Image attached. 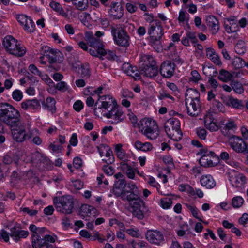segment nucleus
I'll use <instances>...</instances> for the list:
<instances>
[{
  "label": "nucleus",
  "instance_id": "1",
  "mask_svg": "<svg viewBox=\"0 0 248 248\" xmlns=\"http://www.w3.org/2000/svg\"><path fill=\"white\" fill-rule=\"evenodd\" d=\"M0 122L11 128L12 138L16 142L22 143L27 136L26 124L21 121L19 111L10 104H0Z\"/></svg>",
  "mask_w": 248,
  "mask_h": 248
},
{
  "label": "nucleus",
  "instance_id": "2",
  "mask_svg": "<svg viewBox=\"0 0 248 248\" xmlns=\"http://www.w3.org/2000/svg\"><path fill=\"white\" fill-rule=\"evenodd\" d=\"M2 44L7 52L18 57L23 56L27 52L26 47L11 35L3 39Z\"/></svg>",
  "mask_w": 248,
  "mask_h": 248
},
{
  "label": "nucleus",
  "instance_id": "3",
  "mask_svg": "<svg viewBox=\"0 0 248 248\" xmlns=\"http://www.w3.org/2000/svg\"><path fill=\"white\" fill-rule=\"evenodd\" d=\"M139 126L142 133L151 140L156 139L159 134L158 125L156 122L151 119L144 118L140 121Z\"/></svg>",
  "mask_w": 248,
  "mask_h": 248
},
{
  "label": "nucleus",
  "instance_id": "4",
  "mask_svg": "<svg viewBox=\"0 0 248 248\" xmlns=\"http://www.w3.org/2000/svg\"><path fill=\"white\" fill-rule=\"evenodd\" d=\"M53 203L59 212L64 214H71L73 212L74 201L71 195L56 197L53 199Z\"/></svg>",
  "mask_w": 248,
  "mask_h": 248
},
{
  "label": "nucleus",
  "instance_id": "5",
  "mask_svg": "<svg viewBox=\"0 0 248 248\" xmlns=\"http://www.w3.org/2000/svg\"><path fill=\"white\" fill-rule=\"evenodd\" d=\"M165 131L172 140L178 141L182 138V132L180 129V123L176 118H170L167 120L164 125Z\"/></svg>",
  "mask_w": 248,
  "mask_h": 248
},
{
  "label": "nucleus",
  "instance_id": "6",
  "mask_svg": "<svg viewBox=\"0 0 248 248\" xmlns=\"http://www.w3.org/2000/svg\"><path fill=\"white\" fill-rule=\"evenodd\" d=\"M111 33L114 41L118 46L127 47L130 45V37L127 32L122 27H111Z\"/></svg>",
  "mask_w": 248,
  "mask_h": 248
},
{
  "label": "nucleus",
  "instance_id": "7",
  "mask_svg": "<svg viewBox=\"0 0 248 248\" xmlns=\"http://www.w3.org/2000/svg\"><path fill=\"white\" fill-rule=\"evenodd\" d=\"M103 116L111 119L109 123L112 124H116L123 121L124 117V112L118 104L112 106L110 110L104 113Z\"/></svg>",
  "mask_w": 248,
  "mask_h": 248
},
{
  "label": "nucleus",
  "instance_id": "8",
  "mask_svg": "<svg viewBox=\"0 0 248 248\" xmlns=\"http://www.w3.org/2000/svg\"><path fill=\"white\" fill-rule=\"evenodd\" d=\"M228 144L230 147L237 153H244L247 149L246 142L241 137L232 135L229 138Z\"/></svg>",
  "mask_w": 248,
  "mask_h": 248
},
{
  "label": "nucleus",
  "instance_id": "9",
  "mask_svg": "<svg viewBox=\"0 0 248 248\" xmlns=\"http://www.w3.org/2000/svg\"><path fill=\"white\" fill-rule=\"evenodd\" d=\"M148 33L150 36V40L161 39L164 33L161 22L157 20L153 21L149 27Z\"/></svg>",
  "mask_w": 248,
  "mask_h": 248
},
{
  "label": "nucleus",
  "instance_id": "10",
  "mask_svg": "<svg viewBox=\"0 0 248 248\" xmlns=\"http://www.w3.org/2000/svg\"><path fill=\"white\" fill-rule=\"evenodd\" d=\"M89 43L91 48L89 49V52L91 55L95 57H99V54H102L104 45L103 41L99 38H92Z\"/></svg>",
  "mask_w": 248,
  "mask_h": 248
},
{
  "label": "nucleus",
  "instance_id": "11",
  "mask_svg": "<svg viewBox=\"0 0 248 248\" xmlns=\"http://www.w3.org/2000/svg\"><path fill=\"white\" fill-rule=\"evenodd\" d=\"M176 65L170 61H164L160 66L159 72L161 76L165 78H170L174 75Z\"/></svg>",
  "mask_w": 248,
  "mask_h": 248
},
{
  "label": "nucleus",
  "instance_id": "12",
  "mask_svg": "<svg viewBox=\"0 0 248 248\" xmlns=\"http://www.w3.org/2000/svg\"><path fill=\"white\" fill-rule=\"evenodd\" d=\"M45 48H46L45 53L49 52L52 55L46 54V56L48 60V62L61 63L63 61L64 59L63 54L59 50L50 48L47 46H45Z\"/></svg>",
  "mask_w": 248,
  "mask_h": 248
},
{
  "label": "nucleus",
  "instance_id": "13",
  "mask_svg": "<svg viewBox=\"0 0 248 248\" xmlns=\"http://www.w3.org/2000/svg\"><path fill=\"white\" fill-rule=\"evenodd\" d=\"M146 238L152 244L160 245L164 241L162 232L157 230H148L146 233Z\"/></svg>",
  "mask_w": 248,
  "mask_h": 248
},
{
  "label": "nucleus",
  "instance_id": "14",
  "mask_svg": "<svg viewBox=\"0 0 248 248\" xmlns=\"http://www.w3.org/2000/svg\"><path fill=\"white\" fill-rule=\"evenodd\" d=\"M229 181L232 185L236 188H242L246 183V177L242 173L229 174Z\"/></svg>",
  "mask_w": 248,
  "mask_h": 248
},
{
  "label": "nucleus",
  "instance_id": "15",
  "mask_svg": "<svg viewBox=\"0 0 248 248\" xmlns=\"http://www.w3.org/2000/svg\"><path fill=\"white\" fill-rule=\"evenodd\" d=\"M122 70L127 75L133 77L135 80L140 79V71L138 70L137 68L132 65L129 63H124L122 66Z\"/></svg>",
  "mask_w": 248,
  "mask_h": 248
},
{
  "label": "nucleus",
  "instance_id": "16",
  "mask_svg": "<svg viewBox=\"0 0 248 248\" xmlns=\"http://www.w3.org/2000/svg\"><path fill=\"white\" fill-rule=\"evenodd\" d=\"M200 101H192L189 99V101L185 100V105L186 107L187 114L191 116L194 117L198 115L199 109L200 108Z\"/></svg>",
  "mask_w": 248,
  "mask_h": 248
},
{
  "label": "nucleus",
  "instance_id": "17",
  "mask_svg": "<svg viewBox=\"0 0 248 248\" xmlns=\"http://www.w3.org/2000/svg\"><path fill=\"white\" fill-rule=\"evenodd\" d=\"M140 74L144 76L153 78L155 77L158 72L157 67H153L149 65H140Z\"/></svg>",
  "mask_w": 248,
  "mask_h": 248
},
{
  "label": "nucleus",
  "instance_id": "18",
  "mask_svg": "<svg viewBox=\"0 0 248 248\" xmlns=\"http://www.w3.org/2000/svg\"><path fill=\"white\" fill-rule=\"evenodd\" d=\"M79 215L84 218L86 216L95 217L98 215V210L94 207L88 204H83L79 210Z\"/></svg>",
  "mask_w": 248,
  "mask_h": 248
},
{
  "label": "nucleus",
  "instance_id": "19",
  "mask_svg": "<svg viewBox=\"0 0 248 248\" xmlns=\"http://www.w3.org/2000/svg\"><path fill=\"white\" fill-rule=\"evenodd\" d=\"M29 229L31 232H32V241L31 245L33 248H41L42 240L40 237L36 235V232L38 229L35 225L31 224L29 227Z\"/></svg>",
  "mask_w": 248,
  "mask_h": 248
},
{
  "label": "nucleus",
  "instance_id": "20",
  "mask_svg": "<svg viewBox=\"0 0 248 248\" xmlns=\"http://www.w3.org/2000/svg\"><path fill=\"white\" fill-rule=\"evenodd\" d=\"M21 107L24 110L28 109H38L40 108V104L37 99H27L23 101L21 103Z\"/></svg>",
  "mask_w": 248,
  "mask_h": 248
},
{
  "label": "nucleus",
  "instance_id": "21",
  "mask_svg": "<svg viewBox=\"0 0 248 248\" xmlns=\"http://www.w3.org/2000/svg\"><path fill=\"white\" fill-rule=\"evenodd\" d=\"M206 24L212 33L216 34L219 29V22L214 16H209L206 17Z\"/></svg>",
  "mask_w": 248,
  "mask_h": 248
},
{
  "label": "nucleus",
  "instance_id": "22",
  "mask_svg": "<svg viewBox=\"0 0 248 248\" xmlns=\"http://www.w3.org/2000/svg\"><path fill=\"white\" fill-rule=\"evenodd\" d=\"M225 104L234 108L243 109L244 108V104L242 100L235 98L232 96H229L224 101Z\"/></svg>",
  "mask_w": 248,
  "mask_h": 248
},
{
  "label": "nucleus",
  "instance_id": "23",
  "mask_svg": "<svg viewBox=\"0 0 248 248\" xmlns=\"http://www.w3.org/2000/svg\"><path fill=\"white\" fill-rule=\"evenodd\" d=\"M56 101L55 99L51 97H48L46 98V101L42 102V107L45 109L54 114L56 112Z\"/></svg>",
  "mask_w": 248,
  "mask_h": 248
},
{
  "label": "nucleus",
  "instance_id": "24",
  "mask_svg": "<svg viewBox=\"0 0 248 248\" xmlns=\"http://www.w3.org/2000/svg\"><path fill=\"white\" fill-rule=\"evenodd\" d=\"M114 106L113 105V101L106 102L105 101H102V102L96 101L95 103L94 113L95 115H98V113L101 112V109L103 108L105 110L108 111L109 108L112 107Z\"/></svg>",
  "mask_w": 248,
  "mask_h": 248
},
{
  "label": "nucleus",
  "instance_id": "25",
  "mask_svg": "<svg viewBox=\"0 0 248 248\" xmlns=\"http://www.w3.org/2000/svg\"><path fill=\"white\" fill-rule=\"evenodd\" d=\"M37 131L36 129L33 130H31L30 129L27 128V125H26L25 127V133L27 136H26L25 138V140L22 142H24L26 140H28L29 141H32L34 144L37 145H40L42 143V140L41 138L37 136H34L33 135V131Z\"/></svg>",
  "mask_w": 248,
  "mask_h": 248
},
{
  "label": "nucleus",
  "instance_id": "26",
  "mask_svg": "<svg viewBox=\"0 0 248 248\" xmlns=\"http://www.w3.org/2000/svg\"><path fill=\"white\" fill-rule=\"evenodd\" d=\"M10 231V235L16 242L21 238L27 237L29 234L28 231L17 229L16 227H12Z\"/></svg>",
  "mask_w": 248,
  "mask_h": 248
},
{
  "label": "nucleus",
  "instance_id": "27",
  "mask_svg": "<svg viewBox=\"0 0 248 248\" xmlns=\"http://www.w3.org/2000/svg\"><path fill=\"white\" fill-rule=\"evenodd\" d=\"M201 185L208 189H211L216 186V182L211 175H202L200 179Z\"/></svg>",
  "mask_w": 248,
  "mask_h": 248
},
{
  "label": "nucleus",
  "instance_id": "28",
  "mask_svg": "<svg viewBox=\"0 0 248 248\" xmlns=\"http://www.w3.org/2000/svg\"><path fill=\"white\" fill-rule=\"evenodd\" d=\"M121 170L127 177L131 179H134L135 176V170L126 162H121L120 164Z\"/></svg>",
  "mask_w": 248,
  "mask_h": 248
},
{
  "label": "nucleus",
  "instance_id": "29",
  "mask_svg": "<svg viewBox=\"0 0 248 248\" xmlns=\"http://www.w3.org/2000/svg\"><path fill=\"white\" fill-rule=\"evenodd\" d=\"M140 196V191L128 192L127 189H125L124 194L122 195V200L127 201L129 203H131V202H133L134 200H136Z\"/></svg>",
  "mask_w": 248,
  "mask_h": 248
},
{
  "label": "nucleus",
  "instance_id": "30",
  "mask_svg": "<svg viewBox=\"0 0 248 248\" xmlns=\"http://www.w3.org/2000/svg\"><path fill=\"white\" fill-rule=\"evenodd\" d=\"M189 99L192 101H200V93L196 89L190 88L187 90L186 93L185 100L189 101Z\"/></svg>",
  "mask_w": 248,
  "mask_h": 248
},
{
  "label": "nucleus",
  "instance_id": "31",
  "mask_svg": "<svg viewBox=\"0 0 248 248\" xmlns=\"http://www.w3.org/2000/svg\"><path fill=\"white\" fill-rule=\"evenodd\" d=\"M204 125L205 127L210 131H217L218 129V127L216 123L214 122L213 119L211 117H207L205 118Z\"/></svg>",
  "mask_w": 248,
  "mask_h": 248
},
{
  "label": "nucleus",
  "instance_id": "32",
  "mask_svg": "<svg viewBox=\"0 0 248 248\" xmlns=\"http://www.w3.org/2000/svg\"><path fill=\"white\" fill-rule=\"evenodd\" d=\"M49 6L54 11L58 13L62 16L65 18L68 17V14L67 12H65L64 11L63 9L59 3L55 1H52L50 3Z\"/></svg>",
  "mask_w": 248,
  "mask_h": 248
},
{
  "label": "nucleus",
  "instance_id": "33",
  "mask_svg": "<svg viewBox=\"0 0 248 248\" xmlns=\"http://www.w3.org/2000/svg\"><path fill=\"white\" fill-rule=\"evenodd\" d=\"M136 148L139 150L143 151H151L153 146L149 142L142 143L140 141H136L135 143Z\"/></svg>",
  "mask_w": 248,
  "mask_h": 248
},
{
  "label": "nucleus",
  "instance_id": "34",
  "mask_svg": "<svg viewBox=\"0 0 248 248\" xmlns=\"http://www.w3.org/2000/svg\"><path fill=\"white\" fill-rule=\"evenodd\" d=\"M234 50L239 55L244 54L247 50L245 42L242 40H239L235 46Z\"/></svg>",
  "mask_w": 248,
  "mask_h": 248
},
{
  "label": "nucleus",
  "instance_id": "35",
  "mask_svg": "<svg viewBox=\"0 0 248 248\" xmlns=\"http://www.w3.org/2000/svg\"><path fill=\"white\" fill-rule=\"evenodd\" d=\"M80 70V76L82 78H88L91 75L90 68L89 63H85L81 65L79 69Z\"/></svg>",
  "mask_w": 248,
  "mask_h": 248
},
{
  "label": "nucleus",
  "instance_id": "36",
  "mask_svg": "<svg viewBox=\"0 0 248 248\" xmlns=\"http://www.w3.org/2000/svg\"><path fill=\"white\" fill-rule=\"evenodd\" d=\"M218 79L224 82L231 81V72L225 70L221 69L219 71Z\"/></svg>",
  "mask_w": 248,
  "mask_h": 248
},
{
  "label": "nucleus",
  "instance_id": "37",
  "mask_svg": "<svg viewBox=\"0 0 248 248\" xmlns=\"http://www.w3.org/2000/svg\"><path fill=\"white\" fill-rule=\"evenodd\" d=\"M142 60L144 62L140 65H149L153 67H157L156 62L152 56L145 55L142 57Z\"/></svg>",
  "mask_w": 248,
  "mask_h": 248
},
{
  "label": "nucleus",
  "instance_id": "38",
  "mask_svg": "<svg viewBox=\"0 0 248 248\" xmlns=\"http://www.w3.org/2000/svg\"><path fill=\"white\" fill-rule=\"evenodd\" d=\"M129 204L133 209V210L145 207V202L140 198V196L137 198L136 200H134Z\"/></svg>",
  "mask_w": 248,
  "mask_h": 248
},
{
  "label": "nucleus",
  "instance_id": "39",
  "mask_svg": "<svg viewBox=\"0 0 248 248\" xmlns=\"http://www.w3.org/2000/svg\"><path fill=\"white\" fill-rule=\"evenodd\" d=\"M233 91L237 93L241 94L244 92L242 84L237 81H232L230 84Z\"/></svg>",
  "mask_w": 248,
  "mask_h": 248
},
{
  "label": "nucleus",
  "instance_id": "40",
  "mask_svg": "<svg viewBox=\"0 0 248 248\" xmlns=\"http://www.w3.org/2000/svg\"><path fill=\"white\" fill-rule=\"evenodd\" d=\"M111 15L114 19H120L124 15L123 9L122 6H117L116 9H112L111 10Z\"/></svg>",
  "mask_w": 248,
  "mask_h": 248
},
{
  "label": "nucleus",
  "instance_id": "41",
  "mask_svg": "<svg viewBox=\"0 0 248 248\" xmlns=\"http://www.w3.org/2000/svg\"><path fill=\"white\" fill-rule=\"evenodd\" d=\"M210 156L202 155L199 159V163L202 166L205 167H210L213 165L212 160Z\"/></svg>",
  "mask_w": 248,
  "mask_h": 248
},
{
  "label": "nucleus",
  "instance_id": "42",
  "mask_svg": "<svg viewBox=\"0 0 248 248\" xmlns=\"http://www.w3.org/2000/svg\"><path fill=\"white\" fill-rule=\"evenodd\" d=\"M77 1L73 2L74 5L76 6L77 9L80 11H84L87 9L88 7V0H78Z\"/></svg>",
  "mask_w": 248,
  "mask_h": 248
},
{
  "label": "nucleus",
  "instance_id": "43",
  "mask_svg": "<svg viewBox=\"0 0 248 248\" xmlns=\"http://www.w3.org/2000/svg\"><path fill=\"white\" fill-rule=\"evenodd\" d=\"M106 147L107 152L105 155L106 157L108 158V159H103L102 160L107 164H110L114 161V158L113 156L111 149L109 148L108 146H107Z\"/></svg>",
  "mask_w": 248,
  "mask_h": 248
},
{
  "label": "nucleus",
  "instance_id": "44",
  "mask_svg": "<svg viewBox=\"0 0 248 248\" xmlns=\"http://www.w3.org/2000/svg\"><path fill=\"white\" fill-rule=\"evenodd\" d=\"M31 160L33 162L38 163L44 161H46L47 158L44 156L39 152H35L32 155Z\"/></svg>",
  "mask_w": 248,
  "mask_h": 248
},
{
  "label": "nucleus",
  "instance_id": "45",
  "mask_svg": "<svg viewBox=\"0 0 248 248\" xmlns=\"http://www.w3.org/2000/svg\"><path fill=\"white\" fill-rule=\"evenodd\" d=\"M172 200L170 198L165 197L162 198L160 200V206L163 209H169L170 208L172 204Z\"/></svg>",
  "mask_w": 248,
  "mask_h": 248
},
{
  "label": "nucleus",
  "instance_id": "46",
  "mask_svg": "<svg viewBox=\"0 0 248 248\" xmlns=\"http://www.w3.org/2000/svg\"><path fill=\"white\" fill-rule=\"evenodd\" d=\"M186 205L188 208V209L190 211L191 214L195 218L198 219L200 221L202 220V218H201L199 215V211L198 210L196 206H192L188 204H186Z\"/></svg>",
  "mask_w": 248,
  "mask_h": 248
},
{
  "label": "nucleus",
  "instance_id": "47",
  "mask_svg": "<svg viewBox=\"0 0 248 248\" xmlns=\"http://www.w3.org/2000/svg\"><path fill=\"white\" fill-rule=\"evenodd\" d=\"M232 64L236 68H240L246 65L245 62L239 57H235L232 61Z\"/></svg>",
  "mask_w": 248,
  "mask_h": 248
},
{
  "label": "nucleus",
  "instance_id": "48",
  "mask_svg": "<svg viewBox=\"0 0 248 248\" xmlns=\"http://www.w3.org/2000/svg\"><path fill=\"white\" fill-rule=\"evenodd\" d=\"M244 202V201L241 197L236 196L232 198V203L234 208H237L242 206Z\"/></svg>",
  "mask_w": 248,
  "mask_h": 248
},
{
  "label": "nucleus",
  "instance_id": "49",
  "mask_svg": "<svg viewBox=\"0 0 248 248\" xmlns=\"http://www.w3.org/2000/svg\"><path fill=\"white\" fill-rule=\"evenodd\" d=\"M102 53V54H99V57L100 58L103 56H105L106 59L109 60H114L116 57V55L113 52L109 50H105L104 48Z\"/></svg>",
  "mask_w": 248,
  "mask_h": 248
},
{
  "label": "nucleus",
  "instance_id": "50",
  "mask_svg": "<svg viewBox=\"0 0 248 248\" xmlns=\"http://www.w3.org/2000/svg\"><path fill=\"white\" fill-rule=\"evenodd\" d=\"M23 26L25 30L31 32L34 30L35 24L32 20L30 17L28 21L27 22V24L25 23Z\"/></svg>",
  "mask_w": 248,
  "mask_h": 248
},
{
  "label": "nucleus",
  "instance_id": "51",
  "mask_svg": "<svg viewBox=\"0 0 248 248\" xmlns=\"http://www.w3.org/2000/svg\"><path fill=\"white\" fill-rule=\"evenodd\" d=\"M147 244L146 242L141 240H139L138 242L132 240L130 242L132 248H145Z\"/></svg>",
  "mask_w": 248,
  "mask_h": 248
},
{
  "label": "nucleus",
  "instance_id": "52",
  "mask_svg": "<svg viewBox=\"0 0 248 248\" xmlns=\"http://www.w3.org/2000/svg\"><path fill=\"white\" fill-rule=\"evenodd\" d=\"M161 39L155 40H150V43L152 46L157 52H160L162 49Z\"/></svg>",
  "mask_w": 248,
  "mask_h": 248
},
{
  "label": "nucleus",
  "instance_id": "53",
  "mask_svg": "<svg viewBox=\"0 0 248 248\" xmlns=\"http://www.w3.org/2000/svg\"><path fill=\"white\" fill-rule=\"evenodd\" d=\"M236 126L233 121H230L227 122L225 125L222 132L224 134H227L228 131L230 130L236 128Z\"/></svg>",
  "mask_w": 248,
  "mask_h": 248
},
{
  "label": "nucleus",
  "instance_id": "54",
  "mask_svg": "<svg viewBox=\"0 0 248 248\" xmlns=\"http://www.w3.org/2000/svg\"><path fill=\"white\" fill-rule=\"evenodd\" d=\"M145 208V207L141 208V209H138V210H133V214L139 219H142L144 217L143 212Z\"/></svg>",
  "mask_w": 248,
  "mask_h": 248
},
{
  "label": "nucleus",
  "instance_id": "55",
  "mask_svg": "<svg viewBox=\"0 0 248 248\" xmlns=\"http://www.w3.org/2000/svg\"><path fill=\"white\" fill-rule=\"evenodd\" d=\"M102 101H105L106 102H111L112 101L113 105H115V104H118L116 100L110 95H102L101 96H99V98L97 101L102 102Z\"/></svg>",
  "mask_w": 248,
  "mask_h": 248
},
{
  "label": "nucleus",
  "instance_id": "56",
  "mask_svg": "<svg viewBox=\"0 0 248 248\" xmlns=\"http://www.w3.org/2000/svg\"><path fill=\"white\" fill-rule=\"evenodd\" d=\"M197 135L202 140L206 139L207 131L203 128H198L196 130Z\"/></svg>",
  "mask_w": 248,
  "mask_h": 248
},
{
  "label": "nucleus",
  "instance_id": "57",
  "mask_svg": "<svg viewBox=\"0 0 248 248\" xmlns=\"http://www.w3.org/2000/svg\"><path fill=\"white\" fill-rule=\"evenodd\" d=\"M12 97L15 100L19 101L23 98L22 92L19 90H16L12 93Z\"/></svg>",
  "mask_w": 248,
  "mask_h": 248
},
{
  "label": "nucleus",
  "instance_id": "58",
  "mask_svg": "<svg viewBox=\"0 0 248 248\" xmlns=\"http://www.w3.org/2000/svg\"><path fill=\"white\" fill-rule=\"evenodd\" d=\"M126 232L129 235L134 237H139L140 233L138 229H134L133 228L128 229L126 230Z\"/></svg>",
  "mask_w": 248,
  "mask_h": 248
},
{
  "label": "nucleus",
  "instance_id": "59",
  "mask_svg": "<svg viewBox=\"0 0 248 248\" xmlns=\"http://www.w3.org/2000/svg\"><path fill=\"white\" fill-rule=\"evenodd\" d=\"M20 210L24 213H27L30 216H34L38 213V210L30 209L28 207L21 208Z\"/></svg>",
  "mask_w": 248,
  "mask_h": 248
},
{
  "label": "nucleus",
  "instance_id": "60",
  "mask_svg": "<svg viewBox=\"0 0 248 248\" xmlns=\"http://www.w3.org/2000/svg\"><path fill=\"white\" fill-rule=\"evenodd\" d=\"M29 18L30 17L22 14L17 16V20L20 25L23 26L25 23L27 24V22L28 21Z\"/></svg>",
  "mask_w": 248,
  "mask_h": 248
},
{
  "label": "nucleus",
  "instance_id": "61",
  "mask_svg": "<svg viewBox=\"0 0 248 248\" xmlns=\"http://www.w3.org/2000/svg\"><path fill=\"white\" fill-rule=\"evenodd\" d=\"M28 69L32 74L34 75L39 76L41 75V72L33 64H30L28 67Z\"/></svg>",
  "mask_w": 248,
  "mask_h": 248
},
{
  "label": "nucleus",
  "instance_id": "62",
  "mask_svg": "<svg viewBox=\"0 0 248 248\" xmlns=\"http://www.w3.org/2000/svg\"><path fill=\"white\" fill-rule=\"evenodd\" d=\"M104 172L108 175L111 176L113 174L114 170L111 166L108 165H104L102 167Z\"/></svg>",
  "mask_w": 248,
  "mask_h": 248
},
{
  "label": "nucleus",
  "instance_id": "63",
  "mask_svg": "<svg viewBox=\"0 0 248 248\" xmlns=\"http://www.w3.org/2000/svg\"><path fill=\"white\" fill-rule=\"evenodd\" d=\"M200 153L202 155H206L210 157L215 156V153L212 151H209L207 148L200 149Z\"/></svg>",
  "mask_w": 248,
  "mask_h": 248
},
{
  "label": "nucleus",
  "instance_id": "64",
  "mask_svg": "<svg viewBox=\"0 0 248 248\" xmlns=\"http://www.w3.org/2000/svg\"><path fill=\"white\" fill-rule=\"evenodd\" d=\"M56 238H57V236H55L53 237L49 234H45L44 235V237L43 238V241L44 242V245L46 244H48V242L50 243H54L56 241Z\"/></svg>",
  "mask_w": 248,
  "mask_h": 248
}]
</instances>
